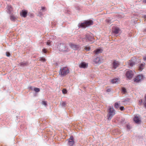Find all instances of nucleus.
<instances>
[{
  "label": "nucleus",
  "instance_id": "obj_14",
  "mask_svg": "<svg viewBox=\"0 0 146 146\" xmlns=\"http://www.w3.org/2000/svg\"><path fill=\"white\" fill-rule=\"evenodd\" d=\"M102 51V50L101 49H97L94 51V52L96 54H98L101 53Z\"/></svg>",
  "mask_w": 146,
  "mask_h": 146
},
{
  "label": "nucleus",
  "instance_id": "obj_2",
  "mask_svg": "<svg viewBox=\"0 0 146 146\" xmlns=\"http://www.w3.org/2000/svg\"><path fill=\"white\" fill-rule=\"evenodd\" d=\"M93 23V21L92 20L87 21L84 23H79L78 27H79L85 28L86 27L92 25Z\"/></svg>",
  "mask_w": 146,
  "mask_h": 146
},
{
  "label": "nucleus",
  "instance_id": "obj_13",
  "mask_svg": "<svg viewBox=\"0 0 146 146\" xmlns=\"http://www.w3.org/2000/svg\"><path fill=\"white\" fill-rule=\"evenodd\" d=\"M8 10L7 13L9 14H11L12 11V8L10 5H8L7 7Z\"/></svg>",
  "mask_w": 146,
  "mask_h": 146
},
{
  "label": "nucleus",
  "instance_id": "obj_32",
  "mask_svg": "<svg viewBox=\"0 0 146 146\" xmlns=\"http://www.w3.org/2000/svg\"><path fill=\"white\" fill-rule=\"evenodd\" d=\"M143 104H144V106L146 107V96L145 98V100L143 103Z\"/></svg>",
  "mask_w": 146,
  "mask_h": 146
},
{
  "label": "nucleus",
  "instance_id": "obj_42",
  "mask_svg": "<svg viewBox=\"0 0 146 146\" xmlns=\"http://www.w3.org/2000/svg\"><path fill=\"white\" fill-rule=\"evenodd\" d=\"M45 9V8L44 7H42V10H44Z\"/></svg>",
  "mask_w": 146,
  "mask_h": 146
},
{
  "label": "nucleus",
  "instance_id": "obj_17",
  "mask_svg": "<svg viewBox=\"0 0 146 146\" xmlns=\"http://www.w3.org/2000/svg\"><path fill=\"white\" fill-rule=\"evenodd\" d=\"M145 65V63L141 64L140 65L139 69L141 71L144 68V67Z\"/></svg>",
  "mask_w": 146,
  "mask_h": 146
},
{
  "label": "nucleus",
  "instance_id": "obj_18",
  "mask_svg": "<svg viewBox=\"0 0 146 146\" xmlns=\"http://www.w3.org/2000/svg\"><path fill=\"white\" fill-rule=\"evenodd\" d=\"M68 144L70 146H72L73 145L74 143V141L73 140H68Z\"/></svg>",
  "mask_w": 146,
  "mask_h": 146
},
{
  "label": "nucleus",
  "instance_id": "obj_7",
  "mask_svg": "<svg viewBox=\"0 0 146 146\" xmlns=\"http://www.w3.org/2000/svg\"><path fill=\"white\" fill-rule=\"evenodd\" d=\"M133 75V72L131 70H129L126 73V76L129 79H130L132 78Z\"/></svg>",
  "mask_w": 146,
  "mask_h": 146
},
{
  "label": "nucleus",
  "instance_id": "obj_33",
  "mask_svg": "<svg viewBox=\"0 0 146 146\" xmlns=\"http://www.w3.org/2000/svg\"><path fill=\"white\" fill-rule=\"evenodd\" d=\"M119 108H120V110L121 111L123 110L124 109V107L123 106H121V107H120Z\"/></svg>",
  "mask_w": 146,
  "mask_h": 146
},
{
  "label": "nucleus",
  "instance_id": "obj_44",
  "mask_svg": "<svg viewBox=\"0 0 146 146\" xmlns=\"http://www.w3.org/2000/svg\"><path fill=\"white\" fill-rule=\"evenodd\" d=\"M25 64V63H22L21 64V65H24Z\"/></svg>",
  "mask_w": 146,
  "mask_h": 146
},
{
  "label": "nucleus",
  "instance_id": "obj_16",
  "mask_svg": "<svg viewBox=\"0 0 146 146\" xmlns=\"http://www.w3.org/2000/svg\"><path fill=\"white\" fill-rule=\"evenodd\" d=\"M94 62L96 63H100L101 62L100 59L98 57L95 58L94 60Z\"/></svg>",
  "mask_w": 146,
  "mask_h": 146
},
{
  "label": "nucleus",
  "instance_id": "obj_39",
  "mask_svg": "<svg viewBox=\"0 0 146 146\" xmlns=\"http://www.w3.org/2000/svg\"><path fill=\"white\" fill-rule=\"evenodd\" d=\"M111 91V90L110 89H108L107 90V92H110Z\"/></svg>",
  "mask_w": 146,
  "mask_h": 146
},
{
  "label": "nucleus",
  "instance_id": "obj_38",
  "mask_svg": "<svg viewBox=\"0 0 146 146\" xmlns=\"http://www.w3.org/2000/svg\"><path fill=\"white\" fill-rule=\"evenodd\" d=\"M73 140V136H71L70 137V138L68 139V140Z\"/></svg>",
  "mask_w": 146,
  "mask_h": 146
},
{
  "label": "nucleus",
  "instance_id": "obj_15",
  "mask_svg": "<svg viewBox=\"0 0 146 146\" xmlns=\"http://www.w3.org/2000/svg\"><path fill=\"white\" fill-rule=\"evenodd\" d=\"M27 12L26 11H23L21 13V14L23 17H26L27 14Z\"/></svg>",
  "mask_w": 146,
  "mask_h": 146
},
{
  "label": "nucleus",
  "instance_id": "obj_6",
  "mask_svg": "<svg viewBox=\"0 0 146 146\" xmlns=\"http://www.w3.org/2000/svg\"><path fill=\"white\" fill-rule=\"evenodd\" d=\"M143 76L142 74L139 75L134 79V81L139 82L143 79Z\"/></svg>",
  "mask_w": 146,
  "mask_h": 146
},
{
  "label": "nucleus",
  "instance_id": "obj_28",
  "mask_svg": "<svg viewBox=\"0 0 146 146\" xmlns=\"http://www.w3.org/2000/svg\"><path fill=\"white\" fill-rule=\"evenodd\" d=\"M122 91L124 93H125L126 92V89L125 88H122Z\"/></svg>",
  "mask_w": 146,
  "mask_h": 146
},
{
  "label": "nucleus",
  "instance_id": "obj_19",
  "mask_svg": "<svg viewBox=\"0 0 146 146\" xmlns=\"http://www.w3.org/2000/svg\"><path fill=\"white\" fill-rule=\"evenodd\" d=\"M31 90L34 89V90L36 92H38L40 91V89L39 88H33L32 87H31L30 88Z\"/></svg>",
  "mask_w": 146,
  "mask_h": 146
},
{
  "label": "nucleus",
  "instance_id": "obj_41",
  "mask_svg": "<svg viewBox=\"0 0 146 146\" xmlns=\"http://www.w3.org/2000/svg\"><path fill=\"white\" fill-rule=\"evenodd\" d=\"M143 59L145 61H146V56H144Z\"/></svg>",
  "mask_w": 146,
  "mask_h": 146
},
{
  "label": "nucleus",
  "instance_id": "obj_3",
  "mask_svg": "<svg viewBox=\"0 0 146 146\" xmlns=\"http://www.w3.org/2000/svg\"><path fill=\"white\" fill-rule=\"evenodd\" d=\"M57 48L61 51H67L68 50L66 44L62 43L59 44L57 46Z\"/></svg>",
  "mask_w": 146,
  "mask_h": 146
},
{
  "label": "nucleus",
  "instance_id": "obj_36",
  "mask_svg": "<svg viewBox=\"0 0 146 146\" xmlns=\"http://www.w3.org/2000/svg\"><path fill=\"white\" fill-rule=\"evenodd\" d=\"M143 102V101L141 100H140L139 101V104H141Z\"/></svg>",
  "mask_w": 146,
  "mask_h": 146
},
{
  "label": "nucleus",
  "instance_id": "obj_25",
  "mask_svg": "<svg viewBox=\"0 0 146 146\" xmlns=\"http://www.w3.org/2000/svg\"><path fill=\"white\" fill-rule=\"evenodd\" d=\"M106 21L108 23H111L112 21V20H111V19H107L106 20Z\"/></svg>",
  "mask_w": 146,
  "mask_h": 146
},
{
  "label": "nucleus",
  "instance_id": "obj_1",
  "mask_svg": "<svg viewBox=\"0 0 146 146\" xmlns=\"http://www.w3.org/2000/svg\"><path fill=\"white\" fill-rule=\"evenodd\" d=\"M108 112V120H110L112 117L115 114V111L113 106H109Z\"/></svg>",
  "mask_w": 146,
  "mask_h": 146
},
{
  "label": "nucleus",
  "instance_id": "obj_26",
  "mask_svg": "<svg viewBox=\"0 0 146 146\" xmlns=\"http://www.w3.org/2000/svg\"><path fill=\"white\" fill-rule=\"evenodd\" d=\"M51 42L50 41H48L46 42V44L48 46H50L51 45Z\"/></svg>",
  "mask_w": 146,
  "mask_h": 146
},
{
  "label": "nucleus",
  "instance_id": "obj_21",
  "mask_svg": "<svg viewBox=\"0 0 146 146\" xmlns=\"http://www.w3.org/2000/svg\"><path fill=\"white\" fill-rule=\"evenodd\" d=\"M128 65L130 68L132 67L135 64L132 61H129L128 63Z\"/></svg>",
  "mask_w": 146,
  "mask_h": 146
},
{
  "label": "nucleus",
  "instance_id": "obj_31",
  "mask_svg": "<svg viewBox=\"0 0 146 146\" xmlns=\"http://www.w3.org/2000/svg\"><path fill=\"white\" fill-rule=\"evenodd\" d=\"M127 127L128 129H131V126L129 124H127Z\"/></svg>",
  "mask_w": 146,
  "mask_h": 146
},
{
  "label": "nucleus",
  "instance_id": "obj_22",
  "mask_svg": "<svg viewBox=\"0 0 146 146\" xmlns=\"http://www.w3.org/2000/svg\"><path fill=\"white\" fill-rule=\"evenodd\" d=\"M120 106V105L119 104V102H116L115 104L114 107H115V108H116L117 109V108H119Z\"/></svg>",
  "mask_w": 146,
  "mask_h": 146
},
{
  "label": "nucleus",
  "instance_id": "obj_37",
  "mask_svg": "<svg viewBox=\"0 0 146 146\" xmlns=\"http://www.w3.org/2000/svg\"><path fill=\"white\" fill-rule=\"evenodd\" d=\"M42 51L44 53H46V49H42Z\"/></svg>",
  "mask_w": 146,
  "mask_h": 146
},
{
  "label": "nucleus",
  "instance_id": "obj_35",
  "mask_svg": "<svg viewBox=\"0 0 146 146\" xmlns=\"http://www.w3.org/2000/svg\"><path fill=\"white\" fill-rule=\"evenodd\" d=\"M66 105V103L65 102H63L62 104V106H65Z\"/></svg>",
  "mask_w": 146,
  "mask_h": 146
},
{
  "label": "nucleus",
  "instance_id": "obj_40",
  "mask_svg": "<svg viewBox=\"0 0 146 146\" xmlns=\"http://www.w3.org/2000/svg\"><path fill=\"white\" fill-rule=\"evenodd\" d=\"M143 18L146 20V15H144L143 17Z\"/></svg>",
  "mask_w": 146,
  "mask_h": 146
},
{
  "label": "nucleus",
  "instance_id": "obj_30",
  "mask_svg": "<svg viewBox=\"0 0 146 146\" xmlns=\"http://www.w3.org/2000/svg\"><path fill=\"white\" fill-rule=\"evenodd\" d=\"M40 60L41 61H42L43 62H44L45 61V59L44 58H41L40 59Z\"/></svg>",
  "mask_w": 146,
  "mask_h": 146
},
{
  "label": "nucleus",
  "instance_id": "obj_34",
  "mask_svg": "<svg viewBox=\"0 0 146 146\" xmlns=\"http://www.w3.org/2000/svg\"><path fill=\"white\" fill-rule=\"evenodd\" d=\"M10 53L9 52H6V55L7 56L9 57L10 56Z\"/></svg>",
  "mask_w": 146,
  "mask_h": 146
},
{
  "label": "nucleus",
  "instance_id": "obj_46",
  "mask_svg": "<svg viewBox=\"0 0 146 146\" xmlns=\"http://www.w3.org/2000/svg\"><path fill=\"white\" fill-rule=\"evenodd\" d=\"M129 99H127V100H126V101H129Z\"/></svg>",
  "mask_w": 146,
  "mask_h": 146
},
{
  "label": "nucleus",
  "instance_id": "obj_5",
  "mask_svg": "<svg viewBox=\"0 0 146 146\" xmlns=\"http://www.w3.org/2000/svg\"><path fill=\"white\" fill-rule=\"evenodd\" d=\"M69 45L72 49L74 50H77L79 48L80 46L79 45L76 44H74L70 43Z\"/></svg>",
  "mask_w": 146,
  "mask_h": 146
},
{
  "label": "nucleus",
  "instance_id": "obj_43",
  "mask_svg": "<svg viewBox=\"0 0 146 146\" xmlns=\"http://www.w3.org/2000/svg\"><path fill=\"white\" fill-rule=\"evenodd\" d=\"M143 32H146V28H145V29L143 31Z\"/></svg>",
  "mask_w": 146,
  "mask_h": 146
},
{
  "label": "nucleus",
  "instance_id": "obj_12",
  "mask_svg": "<svg viewBox=\"0 0 146 146\" xmlns=\"http://www.w3.org/2000/svg\"><path fill=\"white\" fill-rule=\"evenodd\" d=\"M87 64L84 62H82L80 63L79 65V66L80 68H86L87 67Z\"/></svg>",
  "mask_w": 146,
  "mask_h": 146
},
{
  "label": "nucleus",
  "instance_id": "obj_45",
  "mask_svg": "<svg viewBox=\"0 0 146 146\" xmlns=\"http://www.w3.org/2000/svg\"><path fill=\"white\" fill-rule=\"evenodd\" d=\"M39 15L40 16H41V15H42L41 13H39Z\"/></svg>",
  "mask_w": 146,
  "mask_h": 146
},
{
  "label": "nucleus",
  "instance_id": "obj_20",
  "mask_svg": "<svg viewBox=\"0 0 146 146\" xmlns=\"http://www.w3.org/2000/svg\"><path fill=\"white\" fill-rule=\"evenodd\" d=\"M119 79L118 78H115L111 80V82L113 83H118Z\"/></svg>",
  "mask_w": 146,
  "mask_h": 146
},
{
  "label": "nucleus",
  "instance_id": "obj_11",
  "mask_svg": "<svg viewBox=\"0 0 146 146\" xmlns=\"http://www.w3.org/2000/svg\"><path fill=\"white\" fill-rule=\"evenodd\" d=\"M85 38L86 39L87 41H88L91 40L92 39V37L90 35H88L85 36Z\"/></svg>",
  "mask_w": 146,
  "mask_h": 146
},
{
  "label": "nucleus",
  "instance_id": "obj_47",
  "mask_svg": "<svg viewBox=\"0 0 146 146\" xmlns=\"http://www.w3.org/2000/svg\"><path fill=\"white\" fill-rule=\"evenodd\" d=\"M144 2H145V3H146V0H145Z\"/></svg>",
  "mask_w": 146,
  "mask_h": 146
},
{
  "label": "nucleus",
  "instance_id": "obj_9",
  "mask_svg": "<svg viewBox=\"0 0 146 146\" xmlns=\"http://www.w3.org/2000/svg\"><path fill=\"white\" fill-rule=\"evenodd\" d=\"M119 30V28L117 27H115L113 29V32L115 34H117Z\"/></svg>",
  "mask_w": 146,
  "mask_h": 146
},
{
  "label": "nucleus",
  "instance_id": "obj_10",
  "mask_svg": "<svg viewBox=\"0 0 146 146\" xmlns=\"http://www.w3.org/2000/svg\"><path fill=\"white\" fill-rule=\"evenodd\" d=\"M119 63L117 61H114L113 62V68L115 69L119 65Z\"/></svg>",
  "mask_w": 146,
  "mask_h": 146
},
{
  "label": "nucleus",
  "instance_id": "obj_24",
  "mask_svg": "<svg viewBox=\"0 0 146 146\" xmlns=\"http://www.w3.org/2000/svg\"><path fill=\"white\" fill-rule=\"evenodd\" d=\"M84 49H85L87 51H89L90 50V48L89 46H86L85 47Z\"/></svg>",
  "mask_w": 146,
  "mask_h": 146
},
{
  "label": "nucleus",
  "instance_id": "obj_27",
  "mask_svg": "<svg viewBox=\"0 0 146 146\" xmlns=\"http://www.w3.org/2000/svg\"><path fill=\"white\" fill-rule=\"evenodd\" d=\"M62 92L63 94H66L67 92V91L66 89H64L62 90Z\"/></svg>",
  "mask_w": 146,
  "mask_h": 146
},
{
  "label": "nucleus",
  "instance_id": "obj_4",
  "mask_svg": "<svg viewBox=\"0 0 146 146\" xmlns=\"http://www.w3.org/2000/svg\"><path fill=\"white\" fill-rule=\"evenodd\" d=\"M69 72V70L68 68L66 67L61 68L60 70L59 74L61 76H64Z\"/></svg>",
  "mask_w": 146,
  "mask_h": 146
},
{
  "label": "nucleus",
  "instance_id": "obj_29",
  "mask_svg": "<svg viewBox=\"0 0 146 146\" xmlns=\"http://www.w3.org/2000/svg\"><path fill=\"white\" fill-rule=\"evenodd\" d=\"M42 104L45 106H46V101H42Z\"/></svg>",
  "mask_w": 146,
  "mask_h": 146
},
{
  "label": "nucleus",
  "instance_id": "obj_23",
  "mask_svg": "<svg viewBox=\"0 0 146 146\" xmlns=\"http://www.w3.org/2000/svg\"><path fill=\"white\" fill-rule=\"evenodd\" d=\"M10 18L12 21H14L16 19V17L12 15L10 16Z\"/></svg>",
  "mask_w": 146,
  "mask_h": 146
},
{
  "label": "nucleus",
  "instance_id": "obj_8",
  "mask_svg": "<svg viewBox=\"0 0 146 146\" xmlns=\"http://www.w3.org/2000/svg\"><path fill=\"white\" fill-rule=\"evenodd\" d=\"M133 120L135 122L137 123H139L141 121L140 119L139 118L138 116L137 115H136L133 118Z\"/></svg>",
  "mask_w": 146,
  "mask_h": 146
}]
</instances>
